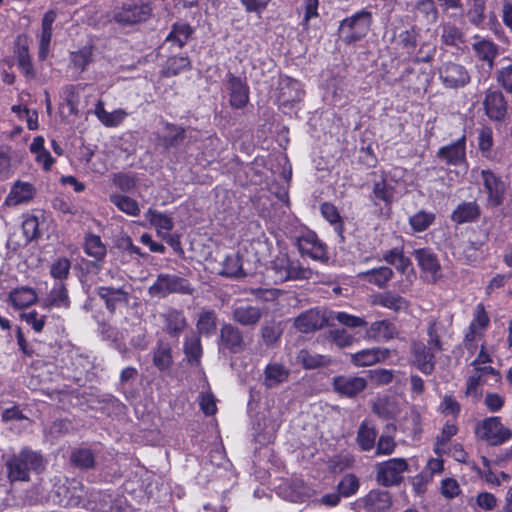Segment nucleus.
<instances>
[{
    "label": "nucleus",
    "instance_id": "obj_64",
    "mask_svg": "<svg viewBox=\"0 0 512 512\" xmlns=\"http://www.w3.org/2000/svg\"><path fill=\"white\" fill-rule=\"evenodd\" d=\"M330 337L339 348L349 347L355 341V338L344 329L332 330Z\"/></svg>",
    "mask_w": 512,
    "mask_h": 512
},
{
    "label": "nucleus",
    "instance_id": "obj_30",
    "mask_svg": "<svg viewBox=\"0 0 512 512\" xmlns=\"http://www.w3.org/2000/svg\"><path fill=\"white\" fill-rule=\"evenodd\" d=\"M94 113L98 120L106 127H117L128 116L124 109H116L112 112L107 111L102 101L97 102Z\"/></svg>",
    "mask_w": 512,
    "mask_h": 512
},
{
    "label": "nucleus",
    "instance_id": "obj_14",
    "mask_svg": "<svg viewBox=\"0 0 512 512\" xmlns=\"http://www.w3.org/2000/svg\"><path fill=\"white\" fill-rule=\"evenodd\" d=\"M330 321V312L310 309L300 314L294 321L295 327L302 333L321 329Z\"/></svg>",
    "mask_w": 512,
    "mask_h": 512
},
{
    "label": "nucleus",
    "instance_id": "obj_23",
    "mask_svg": "<svg viewBox=\"0 0 512 512\" xmlns=\"http://www.w3.org/2000/svg\"><path fill=\"white\" fill-rule=\"evenodd\" d=\"M389 356L387 348L373 347L350 354V362L356 367H365L383 362Z\"/></svg>",
    "mask_w": 512,
    "mask_h": 512
},
{
    "label": "nucleus",
    "instance_id": "obj_12",
    "mask_svg": "<svg viewBox=\"0 0 512 512\" xmlns=\"http://www.w3.org/2000/svg\"><path fill=\"white\" fill-rule=\"evenodd\" d=\"M413 255L428 281L435 283L441 278V265L431 249H416Z\"/></svg>",
    "mask_w": 512,
    "mask_h": 512
},
{
    "label": "nucleus",
    "instance_id": "obj_50",
    "mask_svg": "<svg viewBox=\"0 0 512 512\" xmlns=\"http://www.w3.org/2000/svg\"><path fill=\"white\" fill-rule=\"evenodd\" d=\"M198 332L209 336L216 329V314L213 311H203L200 313L197 321Z\"/></svg>",
    "mask_w": 512,
    "mask_h": 512
},
{
    "label": "nucleus",
    "instance_id": "obj_45",
    "mask_svg": "<svg viewBox=\"0 0 512 512\" xmlns=\"http://www.w3.org/2000/svg\"><path fill=\"white\" fill-rule=\"evenodd\" d=\"M435 220V214L420 210L409 217V225L414 232H423L427 230Z\"/></svg>",
    "mask_w": 512,
    "mask_h": 512
},
{
    "label": "nucleus",
    "instance_id": "obj_1",
    "mask_svg": "<svg viewBox=\"0 0 512 512\" xmlns=\"http://www.w3.org/2000/svg\"><path fill=\"white\" fill-rule=\"evenodd\" d=\"M8 479L11 482L28 481L31 473H40L45 468L43 457L30 449H22L6 463Z\"/></svg>",
    "mask_w": 512,
    "mask_h": 512
},
{
    "label": "nucleus",
    "instance_id": "obj_8",
    "mask_svg": "<svg viewBox=\"0 0 512 512\" xmlns=\"http://www.w3.org/2000/svg\"><path fill=\"white\" fill-rule=\"evenodd\" d=\"M130 288L131 286L127 283L118 288L100 286L97 288V295L104 301L106 308L113 313L117 308L129 305Z\"/></svg>",
    "mask_w": 512,
    "mask_h": 512
},
{
    "label": "nucleus",
    "instance_id": "obj_11",
    "mask_svg": "<svg viewBox=\"0 0 512 512\" xmlns=\"http://www.w3.org/2000/svg\"><path fill=\"white\" fill-rule=\"evenodd\" d=\"M437 351L427 347L421 341H413L411 344L412 363L423 374L430 375L435 369V356Z\"/></svg>",
    "mask_w": 512,
    "mask_h": 512
},
{
    "label": "nucleus",
    "instance_id": "obj_32",
    "mask_svg": "<svg viewBox=\"0 0 512 512\" xmlns=\"http://www.w3.org/2000/svg\"><path fill=\"white\" fill-rule=\"evenodd\" d=\"M373 304L395 312L405 311L408 308V301L402 296L391 291L375 295L373 298Z\"/></svg>",
    "mask_w": 512,
    "mask_h": 512
},
{
    "label": "nucleus",
    "instance_id": "obj_2",
    "mask_svg": "<svg viewBox=\"0 0 512 512\" xmlns=\"http://www.w3.org/2000/svg\"><path fill=\"white\" fill-rule=\"evenodd\" d=\"M372 13L366 9L357 11L340 22L338 33L345 44L356 43L367 36L372 25Z\"/></svg>",
    "mask_w": 512,
    "mask_h": 512
},
{
    "label": "nucleus",
    "instance_id": "obj_17",
    "mask_svg": "<svg viewBox=\"0 0 512 512\" xmlns=\"http://www.w3.org/2000/svg\"><path fill=\"white\" fill-rule=\"evenodd\" d=\"M400 194H402L400 184L392 177L382 176L373 183L372 200L375 204H377V200H380L389 205Z\"/></svg>",
    "mask_w": 512,
    "mask_h": 512
},
{
    "label": "nucleus",
    "instance_id": "obj_26",
    "mask_svg": "<svg viewBox=\"0 0 512 512\" xmlns=\"http://www.w3.org/2000/svg\"><path fill=\"white\" fill-rule=\"evenodd\" d=\"M35 194V188L31 183L17 181L9 192L5 203L8 206H16L29 202Z\"/></svg>",
    "mask_w": 512,
    "mask_h": 512
},
{
    "label": "nucleus",
    "instance_id": "obj_9",
    "mask_svg": "<svg viewBox=\"0 0 512 512\" xmlns=\"http://www.w3.org/2000/svg\"><path fill=\"white\" fill-rule=\"evenodd\" d=\"M486 116L492 121L504 120L507 113V102L501 91L487 89L482 101Z\"/></svg>",
    "mask_w": 512,
    "mask_h": 512
},
{
    "label": "nucleus",
    "instance_id": "obj_59",
    "mask_svg": "<svg viewBox=\"0 0 512 512\" xmlns=\"http://www.w3.org/2000/svg\"><path fill=\"white\" fill-rule=\"evenodd\" d=\"M461 38L462 33L457 27L450 24L442 26L441 39L444 44L457 46L461 42Z\"/></svg>",
    "mask_w": 512,
    "mask_h": 512
},
{
    "label": "nucleus",
    "instance_id": "obj_4",
    "mask_svg": "<svg viewBox=\"0 0 512 512\" xmlns=\"http://www.w3.org/2000/svg\"><path fill=\"white\" fill-rule=\"evenodd\" d=\"M270 271L274 282L310 279L312 271L291 261L286 255L277 256L271 263Z\"/></svg>",
    "mask_w": 512,
    "mask_h": 512
},
{
    "label": "nucleus",
    "instance_id": "obj_28",
    "mask_svg": "<svg viewBox=\"0 0 512 512\" xmlns=\"http://www.w3.org/2000/svg\"><path fill=\"white\" fill-rule=\"evenodd\" d=\"M367 337L378 341H388L397 337L396 327L387 320L375 321L367 329Z\"/></svg>",
    "mask_w": 512,
    "mask_h": 512
},
{
    "label": "nucleus",
    "instance_id": "obj_48",
    "mask_svg": "<svg viewBox=\"0 0 512 512\" xmlns=\"http://www.w3.org/2000/svg\"><path fill=\"white\" fill-rule=\"evenodd\" d=\"M498 84L507 92L512 93V60L502 59V66L496 72Z\"/></svg>",
    "mask_w": 512,
    "mask_h": 512
},
{
    "label": "nucleus",
    "instance_id": "obj_18",
    "mask_svg": "<svg viewBox=\"0 0 512 512\" xmlns=\"http://www.w3.org/2000/svg\"><path fill=\"white\" fill-rule=\"evenodd\" d=\"M438 158L448 165L466 166V137L463 135L457 141L441 147L437 152Z\"/></svg>",
    "mask_w": 512,
    "mask_h": 512
},
{
    "label": "nucleus",
    "instance_id": "obj_10",
    "mask_svg": "<svg viewBox=\"0 0 512 512\" xmlns=\"http://www.w3.org/2000/svg\"><path fill=\"white\" fill-rule=\"evenodd\" d=\"M304 95L302 85L299 81L281 76L277 86V101L280 106L285 107L289 104L299 102Z\"/></svg>",
    "mask_w": 512,
    "mask_h": 512
},
{
    "label": "nucleus",
    "instance_id": "obj_47",
    "mask_svg": "<svg viewBox=\"0 0 512 512\" xmlns=\"http://www.w3.org/2000/svg\"><path fill=\"white\" fill-rule=\"evenodd\" d=\"M10 300L15 307L23 308L33 304L37 296L32 288L22 287L11 292Z\"/></svg>",
    "mask_w": 512,
    "mask_h": 512
},
{
    "label": "nucleus",
    "instance_id": "obj_5",
    "mask_svg": "<svg viewBox=\"0 0 512 512\" xmlns=\"http://www.w3.org/2000/svg\"><path fill=\"white\" fill-rule=\"evenodd\" d=\"M148 291L151 296L162 298L172 293L191 295L194 292V288L183 277L172 274H160Z\"/></svg>",
    "mask_w": 512,
    "mask_h": 512
},
{
    "label": "nucleus",
    "instance_id": "obj_35",
    "mask_svg": "<svg viewBox=\"0 0 512 512\" xmlns=\"http://www.w3.org/2000/svg\"><path fill=\"white\" fill-rule=\"evenodd\" d=\"M173 362L172 349L168 342L159 340L153 350V364L160 371L168 370Z\"/></svg>",
    "mask_w": 512,
    "mask_h": 512
},
{
    "label": "nucleus",
    "instance_id": "obj_49",
    "mask_svg": "<svg viewBox=\"0 0 512 512\" xmlns=\"http://www.w3.org/2000/svg\"><path fill=\"white\" fill-rule=\"evenodd\" d=\"M221 274L229 277H240L245 275L242 270L241 259L238 254H231L225 257Z\"/></svg>",
    "mask_w": 512,
    "mask_h": 512
},
{
    "label": "nucleus",
    "instance_id": "obj_27",
    "mask_svg": "<svg viewBox=\"0 0 512 512\" xmlns=\"http://www.w3.org/2000/svg\"><path fill=\"white\" fill-rule=\"evenodd\" d=\"M488 324L489 317L483 304L480 303L475 307L473 320L469 325L468 332L465 334V341L472 342L478 336H481L482 332L486 329Z\"/></svg>",
    "mask_w": 512,
    "mask_h": 512
},
{
    "label": "nucleus",
    "instance_id": "obj_51",
    "mask_svg": "<svg viewBox=\"0 0 512 512\" xmlns=\"http://www.w3.org/2000/svg\"><path fill=\"white\" fill-rule=\"evenodd\" d=\"M369 501L373 512H384L391 506V497L386 491H372Z\"/></svg>",
    "mask_w": 512,
    "mask_h": 512
},
{
    "label": "nucleus",
    "instance_id": "obj_62",
    "mask_svg": "<svg viewBox=\"0 0 512 512\" xmlns=\"http://www.w3.org/2000/svg\"><path fill=\"white\" fill-rule=\"evenodd\" d=\"M22 320L31 325L35 332H41L44 328L46 316L35 310L24 312L21 314Z\"/></svg>",
    "mask_w": 512,
    "mask_h": 512
},
{
    "label": "nucleus",
    "instance_id": "obj_58",
    "mask_svg": "<svg viewBox=\"0 0 512 512\" xmlns=\"http://www.w3.org/2000/svg\"><path fill=\"white\" fill-rule=\"evenodd\" d=\"M359 488V481L353 474L345 475L338 484L339 494L344 497H349L357 492Z\"/></svg>",
    "mask_w": 512,
    "mask_h": 512
},
{
    "label": "nucleus",
    "instance_id": "obj_39",
    "mask_svg": "<svg viewBox=\"0 0 512 512\" xmlns=\"http://www.w3.org/2000/svg\"><path fill=\"white\" fill-rule=\"evenodd\" d=\"M69 297L65 286L61 283L56 284L49 292L44 301L46 307L67 308L69 307Z\"/></svg>",
    "mask_w": 512,
    "mask_h": 512
},
{
    "label": "nucleus",
    "instance_id": "obj_41",
    "mask_svg": "<svg viewBox=\"0 0 512 512\" xmlns=\"http://www.w3.org/2000/svg\"><path fill=\"white\" fill-rule=\"evenodd\" d=\"M148 214L150 215V223L155 226L158 235L164 239L170 237L168 233L173 229L172 219L169 216L157 211L149 210Z\"/></svg>",
    "mask_w": 512,
    "mask_h": 512
},
{
    "label": "nucleus",
    "instance_id": "obj_37",
    "mask_svg": "<svg viewBox=\"0 0 512 512\" xmlns=\"http://www.w3.org/2000/svg\"><path fill=\"white\" fill-rule=\"evenodd\" d=\"M359 276L368 283L382 288L393 277V271L387 266H381L365 272H361Z\"/></svg>",
    "mask_w": 512,
    "mask_h": 512
},
{
    "label": "nucleus",
    "instance_id": "obj_16",
    "mask_svg": "<svg viewBox=\"0 0 512 512\" xmlns=\"http://www.w3.org/2000/svg\"><path fill=\"white\" fill-rule=\"evenodd\" d=\"M439 74L443 84L448 88L461 87L470 81L468 71L458 63H444L439 70Z\"/></svg>",
    "mask_w": 512,
    "mask_h": 512
},
{
    "label": "nucleus",
    "instance_id": "obj_60",
    "mask_svg": "<svg viewBox=\"0 0 512 512\" xmlns=\"http://www.w3.org/2000/svg\"><path fill=\"white\" fill-rule=\"evenodd\" d=\"M416 8L429 22L435 23L438 20V10L433 0H418Z\"/></svg>",
    "mask_w": 512,
    "mask_h": 512
},
{
    "label": "nucleus",
    "instance_id": "obj_20",
    "mask_svg": "<svg viewBox=\"0 0 512 512\" xmlns=\"http://www.w3.org/2000/svg\"><path fill=\"white\" fill-rule=\"evenodd\" d=\"M220 347L231 353L244 351L246 343L242 331L232 324H224L220 329Z\"/></svg>",
    "mask_w": 512,
    "mask_h": 512
},
{
    "label": "nucleus",
    "instance_id": "obj_7",
    "mask_svg": "<svg viewBox=\"0 0 512 512\" xmlns=\"http://www.w3.org/2000/svg\"><path fill=\"white\" fill-rule=\"evenodd\" d=\"M408 469L404 458H392L377 464V482L383 486H392L401 482L403 473Z\"/></svg>",
    "mask_w": 512,
    "mask_h": 512
},
{
    "label": "nucleus",
    "instance_id": "obj_31",
    "mask_svg": "<svg viewBox=\"0 0 512 512\" xmlns=\"http://www.w3.org/2000/svg\"><path fill=\"white\" fill-rule=\"evenodd\" d=\"M377 437L376 427L370 420H364L357 431L356 442L363 451H370L375 447Z\"/></svg>",
    "mask_w": 512,
    "mask_h": 512
},
{
    "label": "nucleus",
    "instance_id": "obj_46",
    "mask_svg": "<svg viewBox=\"0 0 512 512\" xmlns=\"http://www.w3.org/2000/svg\"><path fill=\"white\" fill-rule=\"evenodd\" d=\"M84 250L86 254L96 260H101L106 255V246L97 235L90 234L85 238Z\"/></svg>",
    "mask_w": 512,
    "mask_h": 512
},
{
    "label": "nucleus",
    "instance_id": "obj_40",
    "mask_svg": "<svg viewBox=\"0 0 512 512\" xmlns=\"http://www.w3.org/2000/svg\"><path fill=\"white\" fill-rule=\"evenodd\" d=\"M191 67V63L188 57L185 56H174L170 57L163 69L162 74L164 76L170 77V76H176L184 71L189 70Z\"/></svg>",
    "mask_w": 512,
    "mask_h": 512
},
{
    "label": "nucleus",
    "instance_id": "obj_38",
    "mask_svg": "<svg viewBox=\"0 0 512 512\" xmlns=\"http://www.w3.org/2000/svg\"><path fill=\"white\" fill-rule=\"evenodd\" d=\"M296 361L305 369H315L330 363L328 357L318 353H312L306 349H302L298 352Z\"/></svg>",
    "mask_w": 512,
    "mask_h": 512
},
{
    "label": "nucleus",
    "instance_id": "obj_63",
    "mask_svg": "<svg viewBox=\"0 0 512 512\" xmlns=\"http://www.w3.org/2000/svg\"><path fill=\"white\" fill-rule=\"evenodd\" d=\"M71 263L67 258L57 259L50 268V273L55 279H65L70 271Z\"/></svg>",
    "mask_w": 512,
    "mask_h": 512
},
{
    "label": "nucleus",
    "instance_id": "obj_55",
    "mask_svg": "<svg viewBox=\"0 0 512 512\" xmlns=\"http://www.w3.org/2000/svg\"><path fill=\"white\" fill-rule=\"evenodd\" d=\"M72 462L80 468H91L94 465L95 459L92 451L87 448H79L71 455Z\"/></svg>",
    "mask_w": 512,
    "mask_h": 512
},
{
    "label": "nucleus",
    "instance_id": "obj_53",
    "mask_svg": "<svg viewBox=\"0 0 512 512\" xmlns=\"http://www.w3.org/2000/svg\"><path fill=\"white\" fill-rule=\"evenodd\" d=\"M91 59L92 48L90 46H84L78 51L71 52L70 54L71 63L81 72L85 70L86 66L91 62Z\"/></svg>",
    "mask_w": 512,
    "mask_h": 512
},
{
    "label": "nucleus",
    "instance_id": "obj_56",
    "mask_svg": "<svg viewBox=\"0 0 512 512\" xmlns=\"http://www.w3.org/2000/svg\"><path fill=\"white\" fill-rule=\"evenodd\" d=\"M330 320H337L340 324L350 328L366 325V321L363 318L345 312L330 311Z\"/></svg>",
    "mask_w": 512,
    "mask_h": 512
},
{
    "label": "nucleus",
    "instance_id": "obj_52",
    "mask_svg": "<svg viewBox=\"0 0 512 512\" xmlns=\"http://www.w3.org/2000/svg\"><path fill=\"white\" fill-rule=\"evenodd\" d=\"M167 134L163 136L160 141L165 148H170L178 145L184 139V129L176 127L172 124L165 125Z\"/></svg>",
    "mask_w": 512,
    "mask_h": 512
},
{
    "label": "nucleus",
    "instance_id": "obj_24",
    "mask_svg": "<svg viewBox=\"0 0 512 512\" xmlns=\"http://www.w3.org/2000/svg\"><path fill=\"white\" fill-rule=\"evenodd\" d=\"M472 50L479 61L487 64L489 69L494 66V61L499 54V46L492 40L482 38L479 36L474 37Z\"/></svg>",
    "mask_w": 512,
    "mask_h": 512
},
{
    "label": "nucleus",
    "instance_id": "obj_61",
    "mask_svg": "<svg viewBox=\"0 0 512 512\" xmlns=\"http://www.w3.org/2000/svg\"><path fill=\"white\" fill-rule=\"evenodd\" d=\"M484 0H472L467 16L471 23L479 26L484 21Z\"/></svg>",
    "mask_w": 512,
    "mask_h": 512
},
{
    "label": "nucleus",
    "instance_id": "obj_33",
    "mask_svg": "<svg viewBox=\"0 0 512 512\" xmlns=\"http://www.w3.org/2000/svg\"><path fill=\"white\" fill-rule=\"evenodd\" d=\"M165 329L171 336H179L186 328L187 322L182 311L170 309L162 315Z\"/></svg>",
    "mask_w": 512,
    "mask_h": 512
},
{
    "label": "nucleus",
    "instance_id": "obj_25",
    "mask_svg": "<svg viewBox=\"0 0 512 512\" xmlns=\"http://www.w3.org/2000/svg\"><path fill=\"white\" fill-rule=\"evenodd\" d=\"M262 310L257 306L240 305L232 310L231 318L246 327L255 326L262 318Z\"/></svg>",
    "mask_w": 512,
    "mask_h": 512
},
{
    "label": "nucleus",
    "instance_id": "obj_6",
    "mask_svg": "<svg viewBox=\"0 0 512 512\" xmlns=\"http://www.w3.org/2000/svg\"><path fill=\"white\" fill-rule=\"evenodd\" d=\"M477 436L490 445H501L512 438V431L504 427L499 417H489L476 427Z\"/></svg>",
    "mask_w": 512,
    "mask_h": 512
},
{
    "label": "nucleus",
    "instance_id": "obj_3",
    "mask_svg": "<svg viewBox=\"0 0 512 512\" xmlns=\"http://www.w3.org/2000/svg\"><path fill=\"white\" fill-rule=\"evenodd\" d=\"M150 2L143 0H127L113 10V19L122 26H132L147 21L152 16Z\"/></svg>",
    "mask_w": 512,
    "mask_h": 512
},
{
    "label": "nucleus",
    "instance_id": "obj_13",
    "mask_svg": "<svg viewBox=\"0 0 512 512\" xmlns=\"http://www.w3.org/2000/svg\"><path fill=\"white\" fill-rule=\"evenodd\" d=\"M226 89L229 95V104L234 109L244 108L249 102V87L245 80L233 74H227Z\"/></svg>",
    "mask_w": 512,
    "mask_h": 512
},
{
    "label": "nucleus",
    "instance_id": "obj_22",
    "mask_svg": "<svg viewBox=\"0 0 512 512\" xmlns=\"http://www.w3.org/2000/svg\"><path fill=\"white\" fill-rule=\"evenodd\" d=\"M367 386V381L359 376H337L333 379L334 390L347 397H354Z\"/></svg>",
    "mask_w": 512,
    "mask_h": 512
},
{
    "label": "nucleus",
    "instance_id": "obj_29",
    "mask_svg": "<svg viewBox=\"0 0 512 512\" xmlns=\"http://www.w3.org/2000/svg\"><path fill=\"white\" fill-rule=\"evenodd\" d=\"M290 371L280 363H269L264 371V385L274 388L288 380Z\"/></svg>",
    "mask_w": 512,
    "mask_h": 512
},
{
    "label": "nucleus",
    "instance_id": "obj_34",
    "mask_svg": "<svg viewBox=\"0 0 512 512\" xmlns=\"http://www.w3.org/2000/svg\"><path fill=\"white\" fill-rule=\"evenodd\" d=\"M45 140L42 136H37L30 144V152L34 154L35 161L42 166L45 171H49L55 160L50 152L44 146Z\"/></svg>",
    "mask_w": 512,
    "mask_h": 512
},
{
    "label": "nucleus",
    "instance_id": "obj_54",
    "mask_svg": "<svg viewBox=\"0 0 512 512\" xmlns=\"http://www.w3.org/2000/svg\"><path fill=\"white\" fill-rule=\"evenodd\" d=\"M441 326L435 320H431L427 327V347L434 349L437 352L443 350V345L440 339Z\"/></svg>",
    "mask_w": 512,
    "mask_h": 512
},
{
    "label": "nucleus",
    "instance_id": "obj_42",
    "mask_svg": "<svg viewBox=\"0 0 512 512\" xmlns=\"http://www.w3.org/2000/svg\"><path fill=\"white\" fill-rule=\"evenodd\" d=\"M15 53L18 67L21 70V72L27 78H34L35 71L29 54L28 46L26 44L18 43Z\"/></svg>",
    "mask_w": 512,
    "mask_h": 512
},
{
    "label": "nucleus",
    "instance_id": "obj_57",
    "mask_svg": "<svg viewBox=\"0 0 512 512\" xmlns=\"http://www.w3.org/2000/svg\"><path fill=\"white\" fill-rule=\"evenodd\" d=\"M184 351L190 361H198L202 355L200 338L195 335L187 337L184 342Z\"/></svg>",
    "mask_w": 512,
    "mask_h": 512
},
{
    "label": "nucleus",
    "instance_id": "obj_44",
    "mask_svg": "<svg viewBox=\"0 0 512 512\" xmlns=\"http://www.w3.org/2000/svg\"><path fill=\"white\" fill-rule=\"evenodd\" d=\"M479 215V207L475 202L463 203L454 210L453 221L465 223L474 220Z\"/></svg>",
    "mask_w": 512,
    "mask_h": 512
},
{
    "label": "nucleus",
    "instance_id": "obj_15",
    "mask_svg": "<svg viewBox=\"0 0 512 512\" xmlns=\"http://www.w3.org/2000/svg\"><path fill=\"white\" fill-rule=\"evenodd\" d=\"M480 174L487 193L488 205L500 206L504 200L505 183L490 170H481Z\"/></svg>",
    "mask_w": 512,
    "mask_h": 512
},
{
    "label": "nucleus",
    "instance_id": "obj_43",
    "mask_svg": "<svg viewBox=\"0 0 512 512\" xmlns=\"http://www.w3.org/2000/svg\"><path fill=\"white\" fill-rule=\"evenodd\" d=\"M110 201L120 211L124 212L129 216H138L140 214V208L138 202L126 195L113 194L110 196Z\"/></svg>",
    "mask_w": 512,
    "mask_h": 512
},
{
    "label": "nucleus",
    "instance_id": "obj_21",
    "mask_svg": "<svg viewBox=\"0 0 512 512\" xmlns=\"http://www.w3.org/2000/svg\"><path fill=\"white\" fill-rule=\"evenodd\" d=\"M56 20V12L53 10L47 11L41 21V31L37 35L39 40L38 58L45 60L50 51V44L53 34V24Z\"/></svg>",
    "mask_w": 512,
    "mask_h": 512
},
{
    "label": "nucleus",
    "instance_id": "obj_19",
    "mask_svg": "<svg viewBox=\"0 0 512 512\" xmlns=\"http://www.w3.org/2000/svg\"><path fill=\"white\" fill-rule=\"evenodd\" d=\"M55 501L61 506L78 505L83 497L82 484L79 481H66L64 484L56 485L54 489Z\"/></svg>",
    "mask_w": 512,
    "mask_h": 512
},
{
    "label": "nucleus",
    "instance_id": "obj_36",
    "mask_svg": "<svg viewBox=\"0 0 512 512\" xmlns=\"http://www.w3.org/2000/svg\"><path fill=\"white\" fill-rule=\"evenodd\" d=\"M193 28L186 22H176L166 36L165 41L182 48L193 34Z\"/></svg>",
    "mask_w": 512,
    "mask_h": 512
}]
</instances>
